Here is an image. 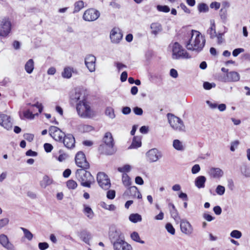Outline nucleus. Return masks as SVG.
Wrapping results in <instances>:
<instances>
[{
	"instance_id": "obj_1",
	"label": "nucleus",
	"mask_w": 250,
	"mask_h": 250,
	"mask_svg": "<svg viewBox=\"0 0 250 250\" xmlns=\"http://www.w3.org/2000/svg\"><path fill=\"white\" fill-rule=\"evenodd\" d=\"M205 42L204 37L199 32L192 30L187 32L184 43L188 50L199 52L202 50Z\"/></svg>"
},
{
	"instance_id": "obj_2",
	"label": "nucleus",
	"mask_w": 250,
	"mask_h": 250,
	"mask_svg": "<svg viewBox=\"0 0 250 250\" xmlns=\"http://www.w3.org/2000/svg\"><path fill=\"white\" fill-rule=\"evenodd\" d=\"M167 50L171 53V58L173 60L188 59L191 57L182 46L176 42H172L168 45Z\"/></svg>"
},
{
	"instance_id": "obj_3",
	"label": "nucleus",
	"mask_w": 250,
	"mask_h": 250,
	"mask_svg": "<svg viewBox=\"0 0 250 250\" xmlns=\"http://www.w3.org/2000/svg\"><path fill=\"white\" fill-rule=\"evenodd\" d=\"M85 169L82 168L77 170L76 176L81 182L82 186L90 188L91 185L95 183V179L91 173Z\"/></svg>"
},
{
	"instance_id": "obj_4",
	"label": "nucleus",
	"mask_w": 250,
	"mask_h": 250,
	"mask_svg": "<svg viewBox=\"0 0 250 250\" xmlns=\"http://www.w3.org/2000/svg\"><path fill=\"white\" fill-rule=\"evenodd\" d=\"M76 109L79 116L83 118H91L95 115V112L86 100L78 102L77 104Z\"/></svg>"
},
{
	"instance_id": "obj_5",
	"label": "nucleus",
	"mask_w": 250,
	"mask_h": 250,
	"mask_svg": "<svg viewBox=\"0 0 250 250\" xmlns=\"http://www.w3.org/2000/svg\"><path fill=\"white\" fill-rule=\"evenodd\" d=\"M168 123L171 127L175 131L183 132L185 131V126L183 121L172 113L167 115Z\"/></svg>"
},
{
	"instance_id": "obj_6",
	"label": "nucleus",
	"mask_w": 250,
	"mask_h": 250,
	"mask_svg": "<svg viewBox=\"0 0 250 250\" xmlns=\"http://www.w3.org/2000/svg\"><path fill=\"white\" fill-rule=\"evenodd\" d=\"M11 30V23L7 18L2 19L0 21V37H6Z\"/></svg>"
},
{
	"instance_id": "obj_7",
	"label": "nucleus",
	"mask_w": 250,
	"mask_h": 250,
	"mask_svg": "<svg viewBox=\"0 0 250 250\" xmlns=\"http://www.w3.org/2000/svg\"><path fill=\"white\" fill-rule=\"evenodd\" d=\"M100 16V12L94 8L86 10L83 16V19L85 21H96Z\"/></svg>"
},
{
	"instance_id": "obj_8",
	"label": "nucleus",
	"mask_w": 250,
	"mask_h": 250,
	"mask_svg": "<svg viewBox=\"0 0 250 250\" xmlns=\"http://www.w3.org/2000/svg\"><path fill=\"white\" fill-rule=\"evenodd\" d=\"M97 180L99 186L104 189L107 190L110 187V182L107 175L104 172H99Z\"/></svg>"
},
{
	"instance_id": "obj_9",
	"label": "nucleus",
	"mask_w": 250,
	"mask_h": 250,
	"mask_svg": "<svg viewBox=\"0 0 250 250\" xmlns=\"http://www.w3.org/2000/svg\"><path fill=\"white\" fill-rule=\"evenodd\" d=\"M75 162L77 166L82 168L88 169L89 164L86 160L85 154L82 151H79L75 156Z\"/></svg>"
},
{
	"instance_id": "obj_10",
	"label": "nucleus",
	"mask_w": 250,
	"mask_h": 250,
	"mask_svg": "<svg viewBox=\"0 0 250 250\" xmlns=\"http://www.w3.org/2000/svg\"><path fill=\"white\" fill-rule=\"evenodd\" d=\"M13 123L11 117L5 114H0V125L5 129L11 130L13 127Z\"/></svg>"
},
{
	"instance_id": "obj_11",
	"label": "nucleus",
	"mask_w": 250,
	"mask_h": 250,
	"mask_svg": "<svg viewBox=\"0 0 250 250\" xmlns=\"http://www.w3.org/2000/svg\"><path fill=\"white\" fill-rule=\"evenodd\" d=\"M50 135L56 141L61 142L65 136V134L59 128L51 126L49 129Z\"/></svg>"
},
{
	"instance_id": "obj_12",
	"label": "nucleus",
	"mask_w": 250,
	"mask_h": 250,
	"mask_svg": "<svg viewBox=\"0 0 250 250\" xmlns=\"http://www.w3.org/2000/svg\"><path fill=\"white\" fill-rule=\"evenodd\" d=\"M147 161L153 163L157 161L162 157V153L157 148H152L148 150L146 153Z\"/></svg>"
},
{
	"instance_id": "obj_13",
	"label": "nucleus",
	"mask_w": 250,
	"mask_h": 250,
	"mask_svg": "<svg viewBox=\"0 0 250 250\" xmlns=\"http://www.w3.org/2000/svg\"><path fill=\"white\" fill-rule=\"evenodd\" d=\"M70 99L74 102H82L85 101L84 92L80 88H76L70 95Z\"/></svg>"
},
{
	"instance_id": "obj_14",
	"label": "nucleus",
	"mask_w": 250,
	"mask_h": 250,
	"mask_svg": "<svg viewBox=\"0 0 250 250\" xmlns=\"http://www.w3.org/2000/svg\"><path fill=\"white\" fill-rule=\"evenodd\" d=\"M96 61V57L91 54L87 55L85 58L84 63L87 69L91 72H93L95 71Z\"/></svg>"
},
{
	"instance_id": "obj_15",
	"label": "nucleus",
	"mask_w": 250,
	"mask_h": 250,
	"mask_svg": "<svg viewBox=\"0 0 250 250\" xmlns=\"http://www.w3.org/2000/svg\"><path fill=\"white\" fill-rule=\"evenodd\" d=\"M123 38V34L119 29L113 28L110 34L111 41L113 43H118Z\"/></svg>"
},
{
	"instance_id": "obj_16",
	"label": "nucleus",
	"mask_w": 250,
	"mask_h": 250,
	"mask_svg": "<svg viewBox=\"0 0 250 250\" xmlns=\"http://www.w3.org/2000/svg\"><path fill=\"white\" fill-rule=\"evenodd\" d=\"M61 143H62L64 146L68 149H71L75 146V140L71 134H65Z\"/></svg>"
},
{
	"instance_id": "obj_17",
	"label": "nucleus",
	"mask_w": 250,
	"mask_h": 250,
	"mask_svg": "<svg viewBox=\"0 0 250 250\" xmlns=\"http://www.w3.org/2000/svg\"><path fill=\"white\" fill-rule=\"evenodd\" d=\"M180 222L181 231L188 235L192 234L193 232V228L189 222L186 220H181Z\"/></svg>"
},
{
	"instance_id": "obj_18",
	"label": "nucleus",
	"mask_w": 250,
	"mask_h": 250,
	"mask_svg": "<svg viewBox=\"0 0 250 250\" xmlns=\"http://www.w3.org/2000/svg\"><path fill=\"white\" fill-rule=\"evenodd\" d=\"M113 244L114 250H132L131 246L125 241V239Z\"/></svg>"
},
{
	"instance_id": "obj_19",
	"label": "nucleus",
	"mask_w": 250,
	"mask_h": 250,
	"mask_svg": "<svg viewBox=\"0 0 250 250\" xmlns=\"http://www.w3.org/2000/svg\"><path fill=\"white\" fill-rule=\"evenodd\" d=\"M0 244L7 250H15L14 245L9 242L7 236L5 234L0 235Z\"/></svg>"
},
{
	"instance_id": "obj_20",
	"label": "nucleus",
	"mask_w": 250,
	"mask_h": 250,
	"mask_svg": "<svg viewBox=\"0 0 250 250\" xmlns=\"http://www.w3.org/2000/svg\"><path fill=\"white\" fill-rule=\"evenodd\" d=\"M240 80L239 74L235 71H230L226 74L224 81L226 82H235Z\"/></svg>"
},
{
	"instance_id": "obj_21",
	"label": "nucleus",
	"mask_w": 250,
	"mask_h": 250,
	"mask_svg": "<svg viewBox=\"0 0 250 250\" xmlns=\"http://www.w3.org/2000/svg\"><path fill=\"white\" fill-rule=\"evenodd\" d=\"M110 239L113 244L115 242L120 241L119 240L124 239V236L122 232L119 230H115V231H111L109 234Z\"/></svg>"
},
{
	"instance_id": "obj_22",
	"label": "nucleus",
	"mask_w": 250,
	"mask_h": 250,
	"mask_svg": "<svg viewBox=\"0 0 250 250\" xmlns=\"http://www.w3.org/2000/svg\"><path fill=\"white\" fill-rule=\"evenodd\" d=\"M77 74L78 71L72 67L67 66L64 68L62 72V76L65 79H70L72 77V73Z\"/></svg>"
},
{
	"instance_id": "obj_23",
	"label": "nucleus",
	"mask_w": 250,
	"mask_h": 250,
	"mask_svg": "<svg viewBox=\"0 0 250 250\" xmlns=\"http://www.w3.org/2000/svg\"><path fill=\"white\" fill-rule=\"evenodd\" d=\"M209 176L213 178H220L224 174L223 171L220 168L211 167L208 171Z\"/></svg>"
},
{
	"instance_id": "obj_24",
	"label": "nucleus",
	"mask_w": 250,
	"mask_h": 250,
	"mask_svg": "<svg viewBox=\"0 0 250 250\" xmlns=\"http://www.w3.org/2000/svg\"><path fill=\"white\" fill-rule=\"evenodd\" d=\"M104 142L109 147L112 148L114 145L113 139L110 132H106L103 138Z\"/></svg>"
},
{
	"instance_id": "obj_25",
	"label": "nucleus",
	"mask_w": 250,
	"mask_h": 250,
	"mask_svg": "<svg viewBox=\"0 0 250 250\" xmlns=\"http://www.w3.org/2000/svg\"><path fill=\"white\" fill-rule=\"evenodd\" d=\"M206 181V178L204 176H199L195 180V185L198 188H204Z\"/></svg>"
},
{
	"instance_id": "obj_26",
	"label": "nucleus",
	"mask_w": 250,
	"mask_h": 250,
	"mask_svg": "<svg viewBox=\"0 0 250 250\" xmlns=\"http://www.w3.org/2000/svg\"><path fill=\"white\" fill-rule=\"evenodd\" d=\"M150 28L151 29V34L156 36L162 30L161 25L158 22H154L150 25Z\"/></svg>"
},
{
	"instance_id": "obj_27",
	"label": "nucleus",
	"mask_w": 250,
	"mask_h": 250,
	"mask_svg": "<svg viewBox=\"0 0 250 250\" xmlns=\"http://www.w3.org/2000/svg\"><path fill=\"white\" fill-rule=\"evenodd\" d=\"M24 68L28 74H31L34 69V62L33 59H30L26 62Z\"/></svg>"
},
{
	"instance_id": "obj_28",
	"label": "nucleus",
	"mask_w": 250,
	"mask_h": 250,
	"mask_svg": "<svg viewBox=\"0 0 250 250\" xmlns=\"http://www.w3.org/2000/svg\"><path fill=\"white\" fill-rule=\"evenodd\" d=\"M80 238L86 244L90 245V240L92 236L89 232L85 231H82L80 234Z\"/></svg>"
},
{
	"instance_id": "obj_29",
	"label": "nucleus",
	"mask_w": 250,
	"mask_h": 250,
	"mask_svg": "<svg viewBox=\"0 0 250 250\" xmlns=\"http://www.w3.org/2000/svg\"><path fill=\"white\" fill-rule=\"evenodd\" d=\"M207 34L209 36V38L213 39L217 36V34L215 30V25L213 22L211 24L210 27L207 30Z\"/></svg>"
},
{
	"instance_id": "obj_30",
	"label": "nucleus",
	"mask_w": 250,
	"mask_h": 250,
	"mask_svg": "<svg viewBox=\"0 0 250 250\" xmlns=\"http://www.w3.org/2000/svg\"><path fill=\"white\" fill-rule=\"evenodd\" d=\"M173 147L178 151H183L185 149V146L183 144V143L179 140L175 139L173 141Z\"/></svg>"
},
{
	"instance_id": "obj_31",
	"label": "nucleus",
	"mask_w": 250,
	"mask_h": 250,
	"mask_svg": "<svg viewBox=\"0 0 250 250\" xmlns=\"http://www.w3.org/2000/svg\"><path fill=\"white\" fill-rule=\"evenodd\" d=\"M74 6L73 13H76L80 11L84 7V3L83 0H79L75 2Z\"/></svg>"
},
{
	"instance_id": "obj_32",
	"label": "nucleus",
	"mask_w": 250,
	"mask_h": 250,
	"mask_svg": "<svg viewBox=\"0 0 250 250\" xmlns=\"http://www.w3.org/2000/svg\"><path fill=\"white\" fill-rule=\"evenodd\" d=\"M142 143L141 139L137 137H134L132 144L129 147V148H137L141 146Z\"/></svg>"
},
{
	"instance_id": "obj_33",
	"label": "nucleus",
	"mask_w": 250,
	"mask_h": 250,
	"mask_svg": "<svg viewBox=\"0 0 250 250\" xmlns=\"http://www.w3.org/2000/svg\"><path fill=\"white\" fill-rule=\"evenodd\" d=\"M84 209H83V212L85 214V215L89 218V219H92L94 217V212L92 211L91 208H90L89 206H87L85 205H83Z\"/></svg>"
},
{
	"instance_id": "obj_34",
	"label": "nucleus",
	"mask_w": 250,
	"mask_h": 250,
	"mask_svg": "<svg viewBox=\"0 0 250 250\" xmlns=\"http://www.w3.org/2000/svg\"><path fill=\"white\" fill-rule=\"evenodd\" d=\"M129 219L131 222L136 223L141 221L142 219L141 215L138 213H133L129 215Z\"/></svg>"
},
{
	"instance_id": "obj_35",
	"label": "nucleus",
	"mask_w": 250,
	"mask_h": 250,
	"mask_svg": "<svg viewBox=\"0 0 250 250\" xmlns=\"http://www.w3.org/2000/svg\"><path fill=\"white\" fill-rule=\"evenodd\" d=\"M52 182L51 179L48 176L45 175L43 177L42 180L41 182V186L43 188H45L47 186L50 185Z\"/></svg>"
},
{
	"instance_id": "obj_36",
	"label": "nucleus",
	"mask_w": 250,
	"mask_h": 250,
	"mask_svg": "<svg viewBox=\"0 0 250 250\" xmlns=\"http://www.w3.org/2000/svg\"><path fill=\"white\" fill-rule=\"evenodd\" d=\"M122 182L124 185L125 187H129L131 184V179L126 173H123L122 174Z\"/></svg>"
},
{
	"instance_id": "obj_37",
	"label": "nucleus",
	"mask_w": 250,
	"mask_h": 250,
	"mask_svg": "<svg viewBox=\"0 0 250 250\" xmlns=\"http://www.w3.org/2000/svg\"><path fill=\"white\" fill-rule=\"evenodd\" d=\"M170 213L171 217L173 218L177 223H178L181 220V219L176 208L170 209Z\"/></svg>"
},
{
	"instance_id": "obj_38",
	"label": "nucleus",
	"mask_w": 250,
	"mask_h": 250,
	"mask_svg": "<svg viewBox=\"0 0 250 250\" xmlns=\"http://www.w3.org/2000/svg\"><path fill=\"white\" fill-rule=\"evenodd\" d=\"M197 9L199 13H207L209 11L208 5L205 3H200L197 6Z\"/></svg>"
},
{
	"instance_id": "obj_39",
	"label": "nucleus",
	"mask_w": 250,
	"mask_h": 250,
	"mask_svg": "<svg viewBox=\"0 0 250 250\" xmlns=\"http://www.w3.org/2000/svg\"><path fill=\"white\" fill-rule=\"evenodd\" d=\"M130 237L131 239L134 241H136L142 244L145 243V241L141 240L138 233L136 231L133 232L131 234Z\"/></svg>"
},
{
	"instance_id": "obj_40",
	"label": "nucleus",
	"mask_w": 250,
	"mask_h": 250,
	"mask_svg": "<svg viewBox=\"0 0 250 250\" xmlns=\"http://www.w3.org/2000/svg\"><path fill=\"white\" fill-rule=\"evenodd\" d=\"M21 229L23 231L24 237L29 241L32 239L33 235L32 233L27 229L21 227Z\"/></svg>"
},
{
	"instance_id": "obj_41",
	"label": "nucleus",
	"mask_w": 250,
	"mask_h": 250,
	"mask_svg": "<svg viewBox=\"0 0 250 250\" xmlns=\"http://www.w3.org/2000/svg\"><path fill=\"white\" fill-rule=\"evenodd\" d=\"M100 206L102 208L110 211H113L116 209V207L114 205H108L104 202H101Z\"/></svg>"
},
{
	"instance_id": "obj_42",
	"label": "nucleus",
	"mask_w": 250,
	"mask_h": 250,
	"mask_svg": "<svg viewBox=\"0 0 250 250\" xmlns=\"http://www.w3.org/2000/svg\"><path fill=\"white\" fill-rule=\"evenodd\" d=\"M131 170V167L129 165H125L122 167H119L118 168V171L123 173H126L128 172Z\"/></svg>"
},
{
	"instance_id": "obj_43",
	"label": "nucleus",
	"mask_w": 250,
	"mask_h": 250,
	"mask_svg": "<svg viewBox=\"0 0 250 250\" xmlns=\"http://www.w3.org/2000/svg\"><path fill=\"white\" fill-rule=\"evenodd\" d=\"M105 114L108 116L111 119H113L115 117V115L114 114V109L110 107H108L106 108L105 110Z\"/></svg>"
},
{
	"instance_id": "obj_44",
	"label": "nucleus",
	"mask_w": 250,
	"mask_h": 250,
	"mask_svg": "<svg viewBox=\"0 0 250 250\" xmlns=\"http://www.w3.org/2000/svg\"><path fill=\"white\" fill-rule=\"evenodd\" d=\"M242 174L246 178L250 177V169L247 167H244L241 169Z\"/></svg>"
},
{
	"instance_id": "obj_45",
	"label": "nucleus",
	"mask_w": 250,
	"mask_h": 250,
	"mask_svg": "<svg viewBox=\"0 0 250 250\" xmlns=\"http://www.w3.org/2000/svg\"><path fill=\"white\" fill-rule=\"evenodd\" d=\"M230 236L235 239H239L242 236V233L238 230H233L230 232Z\"/></svg>"
},
{
	"instance_id": "obj_46",
	"label": "nucleus",
	"mask_w": 250,
	"mask_h": 250,
	"mask_svg": "<svg viewBox=\"0 0 250 250\" xmlns=\"http://www.w3.org/2000/svg\"><path fill=\"white\" fill-rule=\"evenodd\" d=\"M66 185L68 188L74 189L77 188L78 185L75 181L70 180L67 182Z\"/></svg>"
},
{
	"instance_id": "obj_47",
	"label": "nucleus",
	"mask_w": 250,
	"mask_h": 250,
	"mask_svg": "<svg viewBox=\"0 0 250 250\" xmlns=\"http://www.w3.org/2000/svg\"><path fill=\"white\" fill-rule=\"evenodd\" d=\"M216 192L219 195H223L225 192V188L224 186L218 185L216 188Z\"/></svg>"
},
{
	"instance_id": "obj_48",
	"label": "nucleus",
	"mask_w": 250,
	"mask_h": 250,
	"mask_svg": "<svg viewBox=\"0 0 250 250\" xmlns=\"http://www.w3.org/2000/svg\"><path fill=\"white\" fill-rule=\"evenodd\" d=\"M166 229L167 232H168L171 234L174 235L175 234V229L170 223H168L166 224Z\"/></svg>"
},
{
	"instance_id": "obj_49",
	"label": "nucleus",
	"mask_w": 250,
	"mask_h": 250,
	"mask_svg": "<svg viewBox=\"0 0 250 250\" xmlns=\"http://www.w3.org/2000/svg\"><path fill=\"white\" fill-rule=\"evenodd\" d=\"M158 10L159 11L167 13L169 12L170 8L167 5H158L157 6Z\"/></svg>"
},
{
	"instance_id": "obj_50",
	"label": "nucleus",
	"mask_w": 250,
	"mask_h": 250,
	"mask_svg": "<svg viewBox=\"0 0 250 250\" xmlns=\"http://www.w3.org/2000/svg\"><path fill=\"white\" fill-rule=\"evenodd\" d=\"M220 16L221 19L225 21L227 19V10L225 8H221L220 10Z\"/></svg>"
},
{
	"instance_id": "obj_51",
	"label": "nucleus",
	"mask_w": 250,
	"mask_h": 250,
	"mask_svg": "<svg viewBox=\"0 0 250 250\" xmlns=\"http://www.w3.org/2000/svg\"><path fill=\"white\" fill-rule=\"evenodd\" d=\"M60 154V155L57 157V156H56V159L59 161V162H63L67 158V155L65 153H61V151L60 150L59 151ZM54 157H55V156L54 155Z\"/></svg>"
},
{
	"instance_id": "obj_52",
	"label": "nucleus",
	"mask_w": 250,
	"mask_h": 250,
	"mask_svg": "<svg viewBox=\"0 0 250 250\" xmlns=\"http://www.w3.org/2000/svg\"><path fill=\"white\" fill-rule=\"evenodd\" d=\"M223 33H219L218 34H217V36L216 37L217 38V42L218 44H221L225 41L224 38H223Z\"/></svg>"
},
{
	"instance_id": "obj_53",
	"label": "nucleus",
	"mask_w": 250,
	"mask_h": 250,
	"mask_svg": "<svg viewBox=\"0 0 250 250\" xmlns=\"http://www.w3.org/2000/svg\"><path fill=\"white\" fill-rule=\"evenodd\" d=\"M215 84L214 83H209L208 82H204L203 87L205 89L209 90L212 87H214Z\"/></svg>"
},
{
	"instance_id": "obj_54",
	"label": "nucleus",
	"mask_w": 250,
	"mask_h": 250,
	"mask_svg": "<svg viewBox=\"0 0 250 250\" xmlns=\"http://www.w3.org/2000/svg\"><path fill=\"white\" fill-rule=\"evenodd\" d=\"M28 104L30 105L32 107H36L39 111V112L41 113L43 109V106L42 105V104H39L38 102H37L36 104Z\"/></svg>"
},
{
	"instance_id": "obj_55",
	"label": "nucleus",
	"mask_w": 250,
	"mask_h": 250,
	"mask_svg": "<svg viewBox=\"0 0 250 250\" xmlns=\"http://www.w3.org/2000/svg\"><path fill=\"white\" fill-rule=\"evenodd\" d=\"M39 248L40 250H45L49 247V245L46 242H40L38 244Z\"/></svg>"
},
{
	"instance_id": "obj_56",
	"label": "nucleus",
	"mask_w": 250,
	"mask_h": 250,
	"mask_svg": "<svg viewBox=\"0 0 250 250\" xmlns=\"http://www.w3.org/2000/svg\"><path fill=\"white\" fill-rule=\"evenodd\" d=\"M24 116L27 119H33L34 115L32 113V112L30 110H28L23 113Z\"/></svg>"
},
{
	"instance_id": "obj_57",
	"label": "nucleus",
	"mask_w": 250,
	"mask_h": 250,
	"mask_svg": "<svg viewBox=\"0 0 250 250\" xmlns=\"http://www.w3.org/2000/svg\"><path fill=\"white\" fill-rule=\"evenodd\" d=\"M43 147L45 151L47 153L50 152L53 148L52 145L49 143H45L43 145Z\"/></svg>"
},
{
	"instance_id": "obj_58",
	"label": "nucleus",
	"mask_w": 250,
	"mask_h": 250,
	"mask_svg": "<svg viewBox=\"0 0 250 250\" xmlns=\"http://www.w3.org/2000/svg\"><path fill=\"white\" fill-rule=\"evenodd\" d=\"M130 193L133 196H136L137 193L139 191L138 188L136 186H132L129 188Z\"/></svg>"
},
{
	"instance_id": "obj_59",
	"label": "nucleus",
	"mask_w": 250,
	"mask_h": 250,
	"mask_svg": "<svg viewBox=\"0 0 250 250\" xmlns=\"http://www.w3.org/2000/svg\"><path fill=\"white\" fill-rule=\"evenodd\" d=\"M106 196L109 199H113L115 196V191L114 190H109L107 192Z\"/></svg>"
},
{
	"instance_id": "obj_60",
	"label": "nucleus",
	"mask_w": 250,
	"mask_h": 250,
	"mask_svg": "<svg viewBox=\"0 0 250 250\" xmlns=\"http://www.w3.org/2000/svg\"><path fill=\"white\" fill-rule=\"evenodd\" d=\"M9 222V219L7 218H4L0 220V229L6 226Z\"/></svg>"
},
{
	"instance_id": "obj_61",
	"label": "nucleus",
	"mask_w": 250,
	"mask_h": 250,
	"mask_svg": "<svg viewBox=\"0 0 250 250\" xmlns=\"http://www.w3.org/2000/svg\"><path fill=\"white\" fill-rule=\"evenodd\" d=\"M200 170V167L198 164L194 165L191 168V172L192 174H196Z\"/></svg>"
},
{
	"instance_id": "obj_62",
	"label": "nucleus",
	"mask_w": 250,
	"mask_h": 250,
	"mask_svg": "<svg viewBox=\"0 0 250 250\" xmlns=\"http://www.w3.org/2000/svg\"><path fill=\"white\" fill-rule=\"evenodd\" d=\"M134 113L137 115H142L143 113V109L139 107H135L133 109Z\"/></svg>"
},
{
	"instance_id": "obj_63",
	"label": "nucleus",
	"mask_w": 250,
	"mask_h": 250,
	"mask_svg": "<svg viewBox=\"0 0 250 250\" xmlns=\"http://www.w3.org/2000/svg\"><path fill=\"white\" fill-rule=\"evenodd\" d=\"M220 7V3L219 2L214 1L210 3V7L215 10H218Z\"/></svg>"
},
{
	"instance_id": "obj_64",
	"label": "nucleus",
	"mask_w": 250,
	"mask_h": 250,
	"mask_svg": "<svg viewBox=\"0 0 250 250\" xmlns=\"http://www.w3.org/2000/svg\"><path fill=\"white\" fill-rule=\"evenodd\" d=\"M244 49L243 48H236L232 52V55L234 57H237L240 53L243 52Z\"/></svg>"
}]
</instances>
